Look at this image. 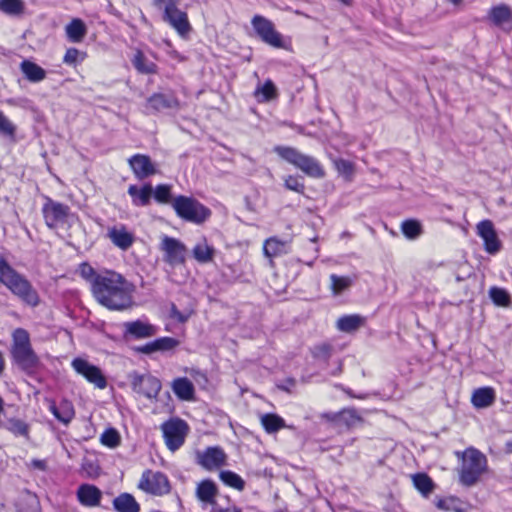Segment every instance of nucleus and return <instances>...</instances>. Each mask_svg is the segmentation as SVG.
Masks as SVG:
<instances>
[{
	"label": "nucleus",
	"mask_w": 512,
	"mask_h": 512,
	"mask_svg": "<svg viewBox=\"0 0 512 512\" xmlns=\"http://www.w3.org/2000/svg\"><path fill=\"white\" fill-rule=\"evenodd\" d=\"M133 291V285L121 274L106 271L95 278L92 294L107 309L123 311L132 307Z\"/></svg>",
	"instance_id": "nucleus-1"
},
{
	"label": "nucleus",
	"mask_w": 512,
	"mask_h": 512,
	"mask_svg": "<svg viewBox=\"0 0 512 512\" xmlns=\"http://www.w3.org/2000/svg\"><path fill=\"white\" fill-rule=\"evenodd\" d=\"M0 283L24 304L31 307L39 305L40 296L32 283L25 275L13 268L4 257H0Z\"/></svg>",
	"instance_id": "nucleus-2"
},
{
	"label": "nucleus",
	"mask_w": 512,
	"mask_h": 512,
	"mask_svg": "<svg viewBox=\"0 0 512 512\" xmlns=\"http://www.w3.org/2000/svg\"><path fill=\"white\" fill-rule=\"evenodd\" d=\"M10 353L13 363L27 375L35 374L42 365L32 348L29 333L23 328L14 330Z\"/></svg>",
	"instance_id": "nucleus-3"
},
{
	"label": "nucleus",
	"mask_w": 512,
	"mask_h": 512,
	"mask_svg": "<svg viewBox=\"0 0 512 512\" xmlns=\"http://www.w3.org/2000/svg\"><path fill=\"white\" fill-rule=\"evenodd\" d=\"M456 455L461 459L459 468V482L465 487L474 486L487 469V458L475 448H467Z\"/></svg>",
	"instance_id": "nucleus-4"
},
{
	"label": "nucleus",
	"mask_w": 512,
	"mask_h": 512,
	"mask_svg": "<svg viewBox=\"0 0 512 512\" xmlns=\"http://www.w3.org/2000/svg\"><path fill=\"white\" fill-rule=\"evenodd\" d=\"M171 206L176 215L193 224H203L211 216V210L193 197L179 195L174 197Z\"/></svg>",
	"instance_id": "nucleus-5"
},
{
	"label": "nucleus",
	"mask_w": 512,
	"mask_h": 512,
	"mask_svg": "<svg viewBox=\"0 0 512 512\" xmlns=\"http://www.w3.org/2000/svg\"><path fill=\"white\" fill-rule=\"evenodd\" d=\"M273 150L278 156L303 171L306 175L313 178H323L325 176L324 169L315 158L289 146L277 145Z\"/></svg>",
	"instance_id": "nucleus-6"
},
{
	"label": "nucleus",
	"mask_w": 512,
	"mask_h": 512,
	"mask_svg": "<svg viewBox=\"0 0 512 512\" xmlns=\"http://www.w3.org/2000/svg\"><path fill=\"white\" fill-rule=\"evenodd\" d=\"M42 214L45 224L50 229L70 226L74 214L68 205L52 200L46 197L42 207Z\"/></svg>",
	"instance_id": "nucleus-7"
},
{
	"label": "nucleus",
	"mask_w": 512,
	"mask_h": 512,
	"mask_svg": "<svg viewBox=\"0 0 512 512\" xmlns=\"http://www.w3.org/2000/svg\"><path fill=\"white\" fill-rule=\"evenodd\" d=\"M161 430L167 448L175 452L184 444L189 426L184 420L175 417L165 421L161 425Z\"/></svg>",
	"instance_id": "nucleus-8"
},
{
	"label": "nucleus",
	"mask_w": 512,
	"mask_h": 512,
	"mask_svg": "<svg viewBox=\"0 0 512 512\" xmlns=\"http://www.w3.org/2000/svg\"><path fill=\"white\" fill-rule=\"evenodd\" d=\"M158 249L163 254V261L171 267L182 265L186 261L187 247L177 238L162 235Z\"/></svg>",
	"instance_id": "nucleus-9"
},
{
	"label": "nucleus",
	"mask_w": 512,
	"mask_h": 512,
	"mask_svg": "<svg viewBox=\"0 0 512 512\" xmlns=\"http://www.w3.org/2000/svg\"><path fill=\"white\" fill-rule=\"evenodd\" d=\"M128 379L132 390L148 399H156L162 387L160 380L149 373L132 371L128 374Z\"/></svg>",
	"instance_id": "nucleus-10"
},
{
	"label": "nucleus",
	"mask_w": 512,
	"mask_h": 512,
	"mask_svg": "<svg viewBox=\"0 0 512 512\" xmlns=\"http://www.w3.org/2000/svg\"><path fill=\"white\" fill-rule=\"evenodd\" d=\"M251 24L257 36L264 43L275 48L284 47L282 35L275 30L274 24L269 19L261 15H255L252 18Z\"/></svg>",
	"instance_id": "nucleus-11"
},
{
	"label": "nucleus",
	"mask_w": 512,
	"mask_h": 512,
	"mask_svg": "<svg viewBox=\"0 0 512 512\" xmlns=\"http://www.w3.org/2000/svg\"><path fill=\"white\" fill-rule=\"evenodd\" d=\"M138 487L152 495L163 496L170 492L171 486L167 476L162 472L143 473Z\"/></svg>",
	"instance_id": "nucleus-12"
},
{
	"label": "nucleus",
	"mask_w": 512,
	"mask_h": 512,
	"mask_svg": "<svg viewBox=\"0 0 512 512\" xmlns=\"http://www.w3.org/2000/svg\"><path fill=\"white\" fill-rule=\"evenodd\" d=\"M73 369L98 389L107 387V380L101 369L83 358H75L71 363Z\"/></svg>",
	"instance_id": "nucleus-13"
},
{
	"label": "nucleus",
	"mask_w": 512,
	"mask_h": 512,
	"mask_svg": "<svg viewBox=\"0 0 512 512\" xmlns=\"http://www.w3.org/2000/svg\"><path fill=\"white\" fill-rule=\"evenodd\" d=\"M227 456L224 450L219 446L207 447L204 451L196 453V462L198 465L208 471H212L225 465Z\"/></svg>",
	"instance_id": "nucleus-14"
},
{
	"label": "nucleus",
	"mask_w": 512,
	"mask_h": 512,
	"mask_svg": "<svg viewBox=\"0 0 512 512\" xmlns=\"http://www.w3.org/2000/svg\"><path fill=\"white\" fill-rule=\"evenodd\" d=\"M123 328V337L126 341L147 339L157 333L156 326L142 320L125 322Z\"/></svg>",
	"instance_id": "nucleus-15"
},
{
	"label": "nucleus",
	"mask_w": 512,
	"mask_h": 512,
	"mask_svg": "<svg viewBox=\"0 0 512 512\" xmlns=\"http://www.w3.org/2000/svg\"><path fill=\"white\" fill-rule=\"evenodd\" d=\"M128 164L138 180H144L157 173L155 164L145 154H135L128 159Z\"/></svg>",
	"instance_id": "nucleus-16"
},
{
	"label": "nucleus",
	"mask_w": 512,
	"mask_h": 512,
	"mask_svg": "<svg viewBox=\"0 0 512 512\" xmlns=\"http://www.w3.org/2000/svg\"><path fill=\"white\" fill-rule=\"evenodd\" d=\"M477 232L483 239L485 250L489 254H495L500 250L501 244L490 220H483L478 223Z\"/></svg>",
	"instance_id": "nucleus-17"
},
{
	"label": "nucleus",
	"mask_w": 512,
	"mask_h": 512,
	"mask_svg": "<svg viewBox=\"0 0 512 512\" xmlns=\"http://www.w3.org/2000/svg\"><path fill=\"white\" fill-rule=\"evenodd\" d=\"M180 102L173 93H155L147 99V110L160 112L167 109H178Z\"/></svg>",
	"instance_id": "nucleus-18"
},
{
	"label": "nucleus",
	"mask_w": 512,
	"mask_h": 512,
	"mask_svg": "<svg viewBox=\"0 0 512 512\" xmlns=\"http://www.w3.org/2000/svg\"><path fill=\"white\" fill-rule=\"evenodd\" d=\"M195 495L204 505L215 507L218 487L211 479H204L197 484Z\"/></svg>",
	"instance_id": "nucleus-19"
},
{
	"label": "nucleus",
	"mask_w": 512,
	"mask_h": 512,
	"mask_svg": "<svg viewBox=\"0 0 512 512\" xmlns=\"http://www.w3.org/2000/svg\"><path fill=\"white\" fill-rule=\"evenodd\" d=\"M163 20L169 23L182 36L191 30L187 14L177 7L170 10V12L164 13Z\"/></svg>",
	"instance_id": "nucleus-20"
},
{
	"label": "nucleus",
	"mask_w": 512,
	"mask_h": 512,
	"mask_svg": "<svg viewBox=\"0 0 512 512\" xmlns=\"http://www.w3.org/2000/svg\"><path fill=\"white\" fill-rule=\"evenodd\" d=\"M77 499L83 505L87 507H95L100 505L102 492L101 490L92 484H81L77 489Z\"/></svg>",
	"instance_id": "nucleus-21"
},
{
	"label": "nucleus",
	"mask_w": 512,
	"mask_h": 512,
	"mask_svg": "<svg viewBox=\"0 0 512 512\" xmlns=\"http://www.w3.org/2000/svg\"><path fill=\"white\" fill-rule=\"evenodd\" d=\"M179 345V341L173 337H161L157 338L152 342H148L145 345L137 347L135 350L142 354H152L154 352H165L176 348Z\"/></svg>",
	"instance_id": "nucleus-22"
},
{
	"label": "nucleus",
	"mask_w": 512,
	"mask_h": 512,
	"mask_svg": "<svg viewBox=\"0 0 512 512\" xmlns=\"http://www.w3.org/2000/svg\"><path fill=\"white\" fill-rule=\"evenodd\" d=\"M488 18L495 26L509 25V28L512 27V10L506 4L493 6L488 12Z\"/></svg>",
	"instance_id": "nucleus-23"
},
{
	"label": "nucleus",
	"mask_w": 512,
	"mask_h": 512,
	"mask_svg": "<svg viewBox=\"0 0 512 512\" xmlns=\"http://www.w3.org/2000/svg\"><path fill=\"white\" fill-rule=\"evenodd\" d=\"M153 193V187L151 184H145L141 188L136 185H130L128 187V194L132 198V203L137 207H144L150 204V200Z\"/></svg>",
	"instance_id": "nucleus-24"
},
{
	"label": "nucleus",
	"mask_w": 512,
	"mask_h": 512,
	"mask_svg": "<svg viewBox=\"0 0 512 512\" xmlns=\"http://www.w3.org/2000/svg\"><path fill=\"white\" fill-rule=\"evenodd\" d=\"M108 237L116 247L122 250L129 249L134 242L133 235L124 226L110 228Z\"/></svg>",
	"instance_id": "nucleus-25"
},
{
	"label": "nucleus",
	"mask_w": 512,
	"mask_h": 512,
	"mask_svg": "<svg viewBox=\"0 0 512 512\" xmlns=\"http://www.w3.org/2000/svg\"><path fill=\"white\" fill-rule=\"evenodd\" d=\"M49 409L54 417L65 425H68L75 416L74 406L68 400H62L58 405L52 403Z\"/></svg>",
	"instance_id": "nucleus-26"
},
{
	"label": "nucleus",
	"mask_w": 512,
	"mask_h": 512,
	"mask_svg": "<svg viewBox=\"0 0 512 512\" xmlns=\"http://www.w3.org/2000/svg\"><path fill=\"white\" fill-rule=\"evenodd\" d=\"M66 37L71 43H81L87 35V26L80 18L72 19L65 27Z\"/></svg>",
	"instance_id": "nucleus-27"
},
{
	"label": "nucleus",
	"mask_w": 512,
	"mask_h": 512,
	"mask_svg": "<svg viewBox=\"0 0 512 512\" xmlns=\"http://www.w3.org/2000/svg\"><path fill=\"white\" fill-rule=\"evenodd\" d=\"M496 400L495 390L492 387H481L474 390L471 402L474 407L481 409L491 406Z\"/></svg>",
	"instance_id": "nucleus-28"
},
{
	"label": "nucleus",
	"mask_w": 512,
	"mask_h": 512,
	"mask_svg": "<svg viewBox=\"0 0 512 512\" xmlns=\"http://www.w3.org/2000/svg\"><path fill=\"white\" fill-rule=\"evenodd\" d=\"M366 318L359 314H350L340 317L336 322V328L345 333H353L364 326Z\"/></svg>",
	"instance_id": "nucleus-29"
},
{
	"label": "nucleus",
	"mask_w": 512,
	"mask_h": 512,
	"mask_svg": "<svg viewBox=\"0 0 512 512\" xmlns=\"http://www.w3.org/2000/svg\"><path fill=\"white\" fill-rule=\"evenodd\" d=\"M20 70L25 78L32 83L43 81L47 75L41 66L27 59L20 63Z\"/></svg>",
	"instance_id": "nucleus-30"
},
{
	"label": "nucleus",
	"mask_w": 512,
	"mask_h": 512,
	"mask_svg": "<svg viewBox=\"0 0 512 512\" xmlns=\"http://www.w3.org/2000/svg\"><path fill=\"white\" fill-rule=\"evenodd\" d=\"M172 390L180 400L190 401L194 399V385L186 377L176 378L172 382Z\"/></svg>",
	"instance_id": "nucleus-31"
},
{
	"label": "nucleus",
	"mask_w": 512,
	"mask_h": 512,
	"mask_svg": "<svg viewBox=\"0 0 512 512\" xmlns=\"http://www.w3.org/2000/svg\"><path fill=\"white\" fill-rule=\"evenodd\" d=\"M117 512H140V505L130 493H121L113 500Z\"/></svg>",
	"instance_id": "nucleus-32"
},
{
	"label": "nucleus",
	"mask_w": 512,
	"mask_h": 512,
	"mask_svg": "<svg viewBox=\"0 0 512 512\" xmlns=\"http://www.w3.org/2000/svg\"><path fill=\"white\" fill-rule=\"evenodd\" d=\"M192 255L199 263H209L215 256V249L207 243L206 238H203L193 247Z\"/></svg>",
	"instance_id": "nucleus-33"
},
{
	"label": "nucleus",
	"mask_w": 512,
	"mask_h": 512,
	"mask_svg": "<svg viewBox=\"0 0 512 512\" xmlns=\"http://www.w3.org/2000/svg\"><path fill=\"white\" fill-rule=\"evenodd\" d=\"M412 481L414 487L424 497H428L435 489L433 480L426 473H416L412 475Z\"/></svg>",
	"instance_id": "nucleus-34"
},
{
	"label": "nucleus",
	"mask_w": 512,
	"mask_h": 512,
	"mask_svg": "<svg viewBox=\"0 0 512 512\" xmlns=\"http://www.w3.org/2000/svg\"><path fill=\"white\" fill-rule=\"evenodd\" d=\"M261 424L265 431L269 434L276 433L280 429L286 427L285 421L277 414L267 413L262 415Z\"/></svg>",
	"instance_id": "nucleus-35"
},
{
	"label": "nucleus",
	"mask_w": 512,
	"mask_h": 512,
	"mask_svg": "<svg viewBox=\"0 0 512 512\" xmlns=\"http://www.w3.org/2000/svg\"><path fill=\"white\" fill-rule=\"evenodd\" d=\"M286 246L287 243L285 241H281L276 237H271L265 241L263 252L265 256L273 258L286 253Z\"/></svg>",
	"instance_id": "nucleus-36"
},
{
	"label": "nucleus",
	"mask_w": 512,
	"mask_h": 512,
	"mask_svg": "<svg viewBox=\"0 0 512 512\" xmlns=\"http://www.w3.org/2000/svg\"><path fill=\"white\" fill-rule=\"evenodd\" d=\"M132 64L135 69L142 74H153L156 72L157 66L155 63L149 61L142 51L138 50L133 59Z\"/></svg>",
	"instance_id": "nucleus-37"
},
{
	"label": "nucleus",
	"mask_w": 512,
	"mask_h": 512,
	"mask_svg": "<svg viewBox=\"0 0 512 512\" xmlns=\"http://www.w3.org/2000/svg\"><path fill=\"white\" fill-rule=\"evenodd\" d=\"M353 280L349 276L330 275V289L333 295H340L352 286Z\"/></svg>",
	"instance_id": "nucleus-38"
},
{
	"label": "nucleus",
	"mask_w": 512,
	"mask_h": 512,
	"mask_svg": "<svg viewBox=\"0 0 512 512\" xmlns=\"http://www.w3.org/2000/svg\"><path fill=\"white\" fill-rule=\"evenodd\" d=\"M0 10L9 16H20L24 13L25 4L22 0H0Z\"/></svg>",
	"instance_id": "nucleus-39"
},
{
	"label": "nucleus",
	"mask_w": 512,
	"mask_h": 512,
	"mask_svg": "<svg viewBox=\"0 0 512 512\" xmlns=\"http://www.w3.org/2000/svg\"><path fill=\"white\" fill-rule=\"evenodd\" d=\"M401 231L403 235L410 240L417 239L422 233V225L419 221L408 219L402 222Z\"/></svg>",
	"instance_id": "nucleus-40"
},
{
	"label": "nucleus",
	"mask_w": 512,
	"mask_h": 512,
	"mask_svg": "<svg viewBox=\"0 0 512 512\" xmlns=\"http://www.w3.org/2000/svg\"><path fill=\"white\" fill-rule=\"evenodd\" d=\"M219 478L221 481L234 489H237L239 491H242L245 487L244 480L235 472L230 470H224L219 473Z\"/></svg>",
	"instance_id": "nucleus-41"
},
{
	"label": "nucleus",
	"mask_w": 512,
	"mask_h": 512,
	"mask_svg": "<svg viewBox=\"0 0 512 512\" xmlns=\"http://www.w3.org/2000/svg\"><path fill=\"white\" fill-rule=\"evenodd\" d=\"M489 297L497 306L508 307L511 303L510 294L505 289L500 287H491L489 289Z\"/></svg>",
	"instance_id": "nucleus-42"
},
{
	"label": "nucleus",
	"mask_w": 512,
	"mask_h": 512,
	"mask_svg": "<svg viewBox=\"0 0 512 512\" xmlns=\"http://www.w3.org/2000/svg\"><path fill=\"white\" fill-rule=\"evenodd\" d=\"M333 346L329 343H320L311 349L313 358L319 362L327 363L332 356Z\"/></svg>",
	"instance_id": "nucleus-43"
},
{
	"label": "nucleus",
	"mask_w": 512,
	"mask_h": 512,
	"mask_svg": "<svg viewBox=\"0 0 512 512\" xmlns=\"http://www.w3.org/2000/svg\"><path fill=\"white\" fill-rule=\"evenodd\" d=\"M152 196L154 199L160 204H171L172 202V194H171V186L167 184H159L153 189Z\"/></svg>",
	"instance_id": "nucleus-44"
},
{
	"label": "nucleus",
	"mask_w": 512,
	"mask_h": 512,
	"mask_svg": "<svg viewBox=\"0 0 512 512\" xmlns=\"http://www.w3.org/2000/svg\"><path fill=\"white\" fill-rule=\"evenodd\" d=\"M100 441L104 446L116 448L120 445L121 437L116 429L108 428L102 433Z\"/></svg>",
	"instance_id": "nucleus-45"
},
{
	"label": "nucleus",
	"mask_w": 512,
	"mask_h": 512,
	"mask_svg": "<svg viewBox=\"0 0 512 512\" xmlns=\"http://www.w3.org/2000/svg\"><path fill=\"white\" fill-rule=\"evenodd\" d=\"M256 96L261 97V101H270L277 96V90L271 80H266L265 83L258 87L255 91Z\"/></svg>",
	"instance_id": "nucleus-46"
},
{
	"label": "nucleus",
	"mask_w": 512,
	"mask_h": 512,
	"mask_svg": "<svg viewBox=\"0 0 512 512\" xmlns=\"http://www.w3.org/2000/svg\"><path fill=\"white\" fill-rule=\"evenodd\" d=\"M6 428L16 436L28 437L29 426L20 419H9L6 423Z\"/></svg>",
	"instance_id": "nucleus-47"
},
{
	"label": "nucleus",
	"mask_w": 512,
	"mask_h": 512,
	"mask_svg": "<svg viewBox=\"0 0 512 512\" xmlns=\"http://www.w3.org/2000/svg\"><path fill=\"white\" fill-rule=\"evenodd\" d=\"M87 54L78 50L77 48L71 47L66 50L63 57V62L70 66H75L77 63L84 61Z\"/></svg>",
	"instance_id": "nucleus-48"
},
{
	"label": "nucleus",
	"mask_w": 512,
	"mask_h": 512,
	"mask_svg": "<svg viewBox=\"0 0 512 512\" xmlns=\"http://www.w3.org/2000/svg\"><path fill=\"white\" fill-rule=\"evenodd\" d=\"M334 166L339 174L350 180L354 174V165L351 161L338 158L334 160Z\"/></svg>",
	"instance_id": "nucleus-49"
},
{
	"label": "nucleus",
	"mask_w": 512,
	"mask_h": 512,
	"mask_svg": "<svg viewBox=\"0 0 512 512\" xmlns=\"http://www.w3.org/2000/svg\"><path fill=\"white\" fill-rule=\"evenodd\" d=\"M341 417L339 423H343L348 427L354 426L362 418L358 415L357 410L354 408H344L340 411Z\"/></svg>",
	"instance_id": "nucleus-50"
},
{
	"label": "nucleus",
	"mask_w": 512,
	"mask_h": 512,
	"mask_svg": "<svg viewBox=\"0 0 512 512\" xmlns=\"http://www.w3.org/2000/svg\"><path fill=\"white\" fill-rule=\"evenodd\" d=\"M16 126L0 111V134L9 138H14Z\"/></svg>",
	"instance_id": "nucleus-51"
},
{
	"label": "nucleus",
	"mask_w": 512,
	"mask_h": 512,
	"mask_svg": "<svg viewBox=\"0 0 512 512\" xmlns=\"http://www.w3.org/2000/svg\"><path fill=\"white\" fill-rule=\"evenodd\" d=\"M458 500L454 497H448L443 499H438L436 502V507L442 510L454 511V512H464L461 507L458 506Z\"/></svg>",
	"instance_id": "nucleus-52"
},
{
	"label": "nucleus",
	"mask_w": 512,
	"mask_h": 512,
	"mask_svg": "<svg viewBox=\"0 0 512 512\" xmlns=\"http://www.w3.org/2000/svg\"><path fill=\"white\" fill-rule=\"evenodd\" d=\"M79 273L83 279L91 283V290H93V283L95 278H97L100 274L96 273L94 268L86 262L80 264Z\"/></svg>",
	"instance_id": "nucleus-53"
},
{
	"label": "nucleus",
	"mask_w": 512,
	"mask_h": 512,
	"mask_svg": "<svg viewBox=\"0 0 512 512\" xmlns=\"http://www.w3.org/2000/svg\"><path fill=\"white\" fill-rule=\"evenodd\" d=\"M284 186L286 189L295 191L297 193L303 194L305 190V185L300 179L296 176H287L284 181Z\"/></svg>",
	"instance_id": "nucleus-54"
},
{
	"label": "nucleus",
	"mask_w": 512,
	"mask_h": 512,
	"mask_svg": "<svg viewBox=\"0 0 512 512\" xmlns=\"http://www.w3.org/2000/svg\"><path fill=\"white\" fill-rule=\"evenodd\" d=\"M169 315H170V318L176 320L177 322L185 323L191 317L192 311H190V310H186L183 312L179 311L177 306L174 303H172L171 307H170Z\"/></svg>",
	"instance_id": "nucleus-55"
},
{
	"label": "nucleus",
	"mask_w": 512,
	"mask_h": 512,
	"mask_svg": "<svg viewBox=\"0 0 512 512\" xmlns=\"http://www.w3.org/2000/svg\"><path fill=\"white\" fill-rule=\"evenodd\" d=\"M155 6L164 9V13L177 7V0H154Z\"/></svg>",
	"instance_id": "nucleus-56"
},
{
	"label": "nucleus",
	"mask_w": 512,
	"mask_h": 512,
	"mask_svg": "<svg viewBox=\"0 0 512 512\" xmlns=\"http://www.w3.org/2000/svg\"><path fill=\"white\" fill-rule=\"evenodd\" d=\"M322 419H325L326 421L333 422V423H339L341 414L340 411L333 413V412H325L320 415Z\"/></svg>",
	"instance_id": "nucleus-57"
},
{
	"label": "nucleus",
	"mask_w": 512,
	"mask_h": 512,
	"mask_svg": "<svg viewBox=\"0 0 512 512\" xmlns=\"http://www.w3.org/2000/svg\"><path fill=\"white\" fill-rule=\"evenodd\" d=\"M337 388L341 389L344 393H346L351 398H358V399H365V394H355L350 388L344 387L343 385L339 384L336 386Z\"/></svg>",
	"instance_id": "nucleus-58"
},
{
	"label": "nucleus",
	"mask_w": 512,
	"mask_h": 512,
	"mask_svg": "<svg viewBox=\"0 0 512 512\" xmlns=\"http://www.w3.org/2000/svg\"><path fill=\"white\" fill-rule=\"evenodd\" d=\"M31 466L33 468L41 470V471H45L47 469L46 461L45 460H40V459H33L31 461Z\"/></svg>",
	"instance_id": "nucleus-59"
},
{
	"label": "nucleus",
	"mask_w": 512,
	"mask_h": 512,
	"mask_svg": "<svg viewBox=\"0 0 512 512\" xmlns=\"http://www.w3.org/2000/svg\"><path fill=\"white\" fill-rule=\"evenodd\" d=\"M210 512H242V510L237 506H232L229 508H217L215 506Z\"/></svg>",
	"instance_id": "nucleus-60"
},
{
	"label": "nucleus",
	"mask_w": 512,
	"mask_h": 512,
	"mask_svg": "<svg viewBox=\"0 0 512 512\" xmlns=\"http://www.w3.org/2000/svg\"><path fill=\"white\" fill-rule=\"evenodd\" d=\"M4 367H5L4 357H3V354L0 352V374L3 372Z\"/></svg>",
	"instance_id": "nucleus-61"
},
{
	"label": "nucleus",
	"mask_w": 512,
	"mask_h": 512,
	"mask_svg": "<svg viewBox=\"0 0 512 512\" xmlns=\"http://www.w3.org/2000/svg\"><path fill=\"white\" fill-rule=\"evenodd\" d=\"M341 371H342V364H341V362H339L338 367H337L336 371L333 372V374L337 375V374L341 373Z\"/></svg>",
	"instance_id": "nucleus-62"
},
{
	"label": "nucleus",
	"mask_w": 512,
	"mask_h": 512,
	"mask_svg": "<svg viewBox=\"0 0 512 512\" xmlns=\"http://www.w3.org/2000/svg\"><path fill=\"white\" fill-rule=\"evenodd\" d=\"M286 382H287V385H289V386H294L295 385V380L292 379V378L287 379Z\"/></svg>",
	"instance_id": "nucleus-63"
},
{
	"label": "nucleus",
	"mask_w": 512,
	"mask_h": 512,
	"mask_svg": "<svg viewBox=\"0 0 512 512\" xmlns=\"http://www.w3.org/2000/svg\"><path fill=\"white\" fill-rule=\"evenodd\" d=\"M507 447L510 452H512V440L507 442Z\"/></svg>",
	"instance_id": "nucleus-64"
}]
</instances>
